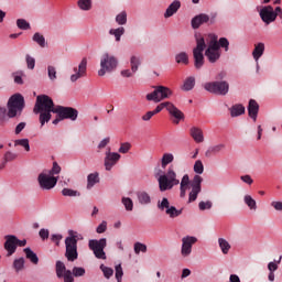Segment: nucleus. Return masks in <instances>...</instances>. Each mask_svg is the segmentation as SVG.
<instances>
[{
  "mask_svg": "<svg viewBox=\"0 0 282 282\" xmlns=\"http://www.w3.org/2000/svg\"><path fill=\"white\" fill-rule=\"evenodd\" d=\"M202 182H204V178L199 175H194L193 180L191 181V176H188V174H185L178 183L180 197H186V192L189 187L191 191L188 194V203L193 204V202H196L197 196L199 195V193H202Z\"/></svg>",
  "mask_w": 282,
  "mask_h": 282,
  "instance_id": "nucleus-1",
  "label": "nucleus"
},
{
  "mask_svg": "<svg viewBox=\"0 0 282 282\" xmlns=\"http://www.w3.org/2000/svg\"><path fill=\"white\" fill-rule=\"evenodd\" d=\"M33 111L40 113V124L45 127V123L52 120V113H56V106H54V100L50 96L39 95Z\"/></svg>",
  "mask_w": 282,
  "mask_h": 282,
  "instance_id": "nucleus-2",
  "label": "nucleus"
},
{
  "mask_svg": "<svg viewBox=\"0 0 282 282\" xmlns=\"http://www.w3.org/2000/svg\"><path fill=\"white\" fill-rule=\"evenodd\" d=\"M155 178L159 183V191L165 193V191H173L174 186H180V177H177V171L175 165H170L166 171L159 170L155 173Z\"/></svg>",
  "mask_w": 282,
  "mask_h": 282,
  "instance_id": "nucleus-3",
  "label": "nucleus"
},
{
  "mask_svg": "<svg viewBox=\"0 0 282 282\" xmlns=\"http://www.w3.org/2000/svg\"><path fill=\"white\" fill-rule=\"evenodd\" d=\"M61 173V166L58 163L54 162L53 167L51 170H44L42 173L37 176V182L40 188L42 191H52L58 184V175Z\"/></svg>",
  "mask_w": 282,
  "mask_h": 282,
  "instance_id": "nucleus-4",
  "label": "nucleus"
},
{
  "mask_svg": "<svg viewBox=\"0 0 282 282\" xmlns=\"http://www.w3.org/2000/svg\"><path fill=\"white\" fill-rule=\"evenodd\" d=\"M7 109L9 111V118H18L23 113L25 109V98L21 94H14L7 102Z\"/></svg>",
  "mask_w": 282,
  "mask_h": 282,
  "instance_id": "nucleus-5",
  "label": "nucleus"
},
{
  "mask_svg": "<svg viewBox=\"0 0 282 282\" xmlns=\"http://www.w3.org/2000/svg\"><path fill=\"white\" fill-rule=\"evenodd\" d=\"M208 46L205 51V56L209 63H217L221 58V48H219V42H217L216 34H208Z\"/></svg>",
  "mask_w": 282,
  "mask_h": 282,
  "instance_id": "nucleus-6",
  "label": "nucleus"
},
{
  "mask_svg": "<svg viewBox=\"0 0 282 282\" xmlns=\"http://www.w3.org/2000/svg\"><path fill=\"white\" fill-rule=\"evenodd\" d=\"M118 68V57L110 53H104L100 57V69L98 76H105V74H111Z\"/></svg>",
  "mask_w": 282,
  "mask_h": 282,
  "instance_id": "nucleus-7",
  "label": "nucleus"
},
{
  "mask_svg": "<svg viewBox=\"0 0 282 282\" xmlns=\"http://www.w3.org/2000/svg\"><path fill=\"white\" fill-rule=\"evenodd\" d=\"M153 91L148 94L145 96V99L149 102H162V100H166L173 96V90L171 88L165 87V86H154Z\"/></svg>",
  "mask_w": 282,
  "mask_h": 282,
  "instance_id": "nucleus-8",
  "label": "nucleus"
},
{
  "mask_svg": "<svg viewBox=\"0 0 282 282\" xmlns=\"http://www.w3.org/2000/svg\"><path fill=\"white\" fill-rule=\"evenodd\" d=\"M65 247L67 261H76V259H78V239L74 235V231H69V237H66Z\"/></svg>",
  "mask_w": 282,
  "mask_h": 282,
  "instance_id": "nucleus-9",
  "label": "nucleus"
},
{
  "mask_svg": "<svg viewBox=\"0 0 282 282\" xmlns=\"http://www.w3.org/2000/svg\"><path fill=\"white\" fill-rule=\"evenodd\" d=\"M163 109H166L169 111L170 116H173L175 118L174 123L180 124V120H184V113L182 110L177 109L175 105L171 101L161 102L156 106L154 110H152L153 115L156 116V113H160Z\"/></svg>",
  "mask_w": 282,
  "mask_h": 282,
  "instance_id": "nucleus-10",
  "label": "nucleus"
},
{
  "mask_svg": "<svg viewBox=\"0 0 282 282\" xmlns=\"http://www.w3.org/2000/svg\"><path fill=\"white\" fill-rule=\"evenodd\" d=\"M55 113H57V118L53 120V124H58L61 120H72V122H75L78 119V110L72 107L56 106Z\"/></svg>",
  "mask_w": 282,
  "mask_h": 282,
  "instance_id": "nucleus-11",
  "label": "nucleus"
},
{
  "mask_svg": "<svg viewBox=\"0 0 282 282\" xmlns=\"http://www.w3.org/2000/svg\"><path fill=\"white\" fill-rule=\"evenodd\" d=\"M204 50H206V41L202 35L196 36V47L193 50L194 66L196 69L204 67Z\"/></svg>",
  "mask_w": 282,
  "mask_h": 282,
  "instance_id": "nucleus-12",
  "label": "nucleus"
},
{
  "mask_svg": "<svg viewBox=\"0 0 282 282\" xmlns=\"http://www.w3.org/2000/svg\"><path fill=\"white\" fill-rule=\"evenodd\" d=\"M204 89L216 96H226L230 91L228 82H209L204 84Z\"/></svg>",
  "mask_w": 282,
  "mask_h": 282,
  "instance_id": "nucleus-13",
  "label": "nucleus"
},
{
  "mask_svg": "<svg viewBox=\"0 0 282 282\" xmlns=\"http://www.w3.org/2000/svg\"><path fill=\"white\" fill-rule=\"evenodd\" d=\"M158 208L161 213H165L170 219H176V217H180L183 213L182 208L177 209L175 206L171 205V202H169V198L166 197H163L158 202Z\"/></svg>",
  "mask_w": 282,
  "mask_h": 282,
  "instance_id": "nucleus-14",
  "label": "nucleus"
},
{
  "mask_svg": "<svg viewBox=\"0 0 282 282\" xmlns=\"http://www.w3.org/2000/svg\"><path fill=\"white\" fill-rule=\"evenodd\" d=\"M88 248L94 252L96 259H107V253H105V248H107V238L89 240Z\"/></svg>",
  "mask_w": 282,
  "mask_h": 282,
  "instance_id": "nucleus-15",
  "label": "nucleus"
},
{
  "mask_svg": "<svg viewBox=\"0 0 282 282\" xmlns=\"http://www.w3.org/2000/svg\"><path fill=\"white\" fill-rule=\"evenodd\" d=\"M259 14L263 23H267V25H270V23H273V21H276V17H279V11H276V8L274 11V8H272V6H267L260 10Z\"/></svg>",
  "mask_w": 282,
  "mask_h": 282,
  "instance_id": "nucleus-16",
  "label": "nucleus"
},
{
  "mask_svg": "<svg viewBox=\"0 0 282 282\" xmlns=\"http://www.w3.org/2000/svg\"><path fill=\"white\" fill-rule=\"evenodd\" d=\"M197 243V239L193 236H186L182 238V248L181 254L182 257H191V252H193V246Z\"/></svg>",
  "mask_w": 282,
  "mask_h": 282,
  "instance_id": "nucleus-17",
  "label": "nucleus"
},
{
  "mask_svg": "<svg viewBox=\"0 0 282 282\" xmlns=\"http://www.w3.org/2000/svg\"><path fill=\"white\" fill-rule=\"evenodd\" d=\"M73 72L75 74L70 75V83H76L79 78H85V76H87V58L84 57L78 67L73 68Z\"/></svg>",
  "mask_w": 282,
  "mask_h": 282,
  "instance_id": "nucleus-18",
  "label": "nucleus"
},
{
  "mask_svg": "<svg viewBox=\"0 0 282 282\" xmlns=\"http://www.w3.org/2000/svg\"><path fill=\"white\" fill-rule=\"evenodd\" d=\"M119 161H120V154H118V152H111L110 150H108L106 152V156L104 161L106 171H111V169H113V166H116Z\"/></svg>",
  "mask_w": 282,
  "mask_h": 282,
  "instance_id": "nucleus-19",
  "label": "nucleus"
},
{
  "mask_svg": "<svg viewBox=\"0 0 282 282\" xmlns=\"http://www.w3.org/2000/svg\"><path fill=\"white\" fill-rule=\"evenodd\" d=\"M4 249L8 252V257H12V254L17 252V248H19V238H17V236L8 235L4 237Z\"/></svg>",
  "mask_w": 282,
  "mask_h": 282,
  "instance_id": "nucleus-20",
  "label": "nucleus"
},
{
  "mask_svg": "<svg viewBox=\"0 0 282 282\" xmlns=\"http://www.w3.org/2000/svg\"><path fill=\"white\" fill-rule=\"evenodd\" d=\"M180 8H182V1L174 0L172 3L166 8L163 17L164 19H171V17H174V14H177Z\"/></svg>",
  "mask_w": 282,
  "mask_h": 282,
  "instance_id": "nucleus-21",
  "label": "nucleus"
},
{
  "mask_svg": "<svg viewBox=\"0 0 282 282\" xmlns=\"http://www.w3.org/2000/svg\"><path fill=\"white\" fill-rule=\"evenodd\" d=\"M208 21H210V17L206 13H200L192 19V28L193 30H198L200 25L208 23Z\"/></svg>",
  "mask_w": 282,
  "mask_h": 282,
  "instance_id": "nucleus-22",
  "label": "nucleus"
},
{
  "mask_svg": "<svg viewBox=\"0 0 282 282\" xmlns=\"http://www.w3.org/2000/svg\"><path fill=\"white\" fill-rule=\"evenodd\" d=\"M263 52H265V44L263 42L254 44L252 56L257 63V72H259V58L263 56Z\"/></svg>",
  "mask_w": 282,
  "mask_h": 282,
  "instance_id": "nucleus-23",
  "label": "nucleus"
},
{
  "mask_svg": "<svg viewBox=\"0 0 282 282\" xmlns=\"http://www.w3.org/2000/svg\"><path fill=\"white\" fill-rule=\"evenodd\" d=\"M248 113L252 118L253 122H257V116H259V104L257 102V100H249Z\"/></svg>",
  "mask_w": 282,
  "mask_h": 282,
  "instance_id": "nucleus-24",
  "label": "nucleus"
},
{
  "mask_svg": "<svg viewBox=\"0 0 282 282\" xmlns=\"http://www.w3.org/2000/svg\"><path fill=\"white\" fill-rule=\"evenodd\" d=\"M189 134L193 140L196 141L198 144H200V142H204V131H202V128L192 127L189 129Z\"/></svg>",
  "mask_w": 282,
  "mask_h": 282,
  "instance_id": "nucleus-25",
  "label": "nucleus"
},
{
  "mask_svg": "<svg viewBox=\"0 0 282 282\" xmlns=\"http://www.w3.org/2000/svg\"><path fill=\"white\" fill-rule=\"evenodd\" d=\"M243 113H246V107H243L241 104H236L230 108L231 118L243 116Z\"/></svg>",
  "mask_w": 282,
  "mask_h": 282,
  "instance_id": "nucleus-26",
  "label": "nucleus"
},
{
  "mask_svg": "<svg viewBox=\"0 0 282 282\" xmlns=\"http://www.w3.org/2000/svg\"><path fill=\"white\" fill-rule=\"evenodd\" d=\"M137 198L139 204H141L142 206H149V204H151V195H149V193L144 191L138 192Z\"/></svg>",
  "mask_w": 282,
  "mask_h": 282,
  "instance_id": "nucleus-27",
  "label": "nucleus"
},
{
  "mask_svg": "<svg viewBox=\"0 0 282 282\" xmlns=\"http://www.w3.org/2000/svg\"><path fill=\"white\" fill-rule=\"evenodd\" d=\"M10 119H12V117H10L8 108L0 106V127H3Z\"/></svg>",
  "mask_w": 282,
  "mask_h": 282,
  "instance_id": "nucleus-28",
  "label": "nucleus"
},
{
  "mask_svg": "<svg viewBox=\"0 0 282 282\" xmlns=\"http://www.w3.org/2000/svg\"><path fill=\"white\" fill-rule=\"evenodd\" d=\"M24 254H25L26 259H29V261H31V263H33L34 265L39 264V256H36V253L34 251H32V249L25 248Z\"/></svg>",
  "mask_w": 282,
  "mask_h": 282,
  "instance_id": "nucleus-29",
  "label": "nucleus"
},
{
  "mask_svg": "<svg viewBox=\"0 0 282 282\" xmlns=\"http://www.w3.org/2000/svg\"><path fill=\"white\" fill-rule=\"evenodd\" d=\"M109 34H110V36H115L117 43H120V39H122V35L124 34V26H119L117 29H110Z\"/></svg>",
  "mask_w": 282,
  "mask_h": 282,
  "instance_id": "nucleus-30",
  "label": "nucleus"
},
{
  "mask_svg": "<svg viewBox=\"0 0 282 282\" xmlns=\"http://www.w3.org/2000/svg\"><path fill=\"white\" fill-rule=\"evenodd\" d=\"M32 41L41 47H47V42L45 41V36L39 32L33 34Z\"/></svg>",
  "mask_w": 282,
  "mask_h": 282,
  "instance_id": "nucleus-31",
  "label": "nucleus"
},
{
  "mask_svg": "<svg viewBox=\"0 0 282 282\" xmlns=\"http://www.w3.org/2000/svg\"><path fill=\"white\" fill-rule=\"evenodd\" d=\"M98 182H100V178L98 177L97 172L89 174L87 176V188H94Z\"/></svg>",
  "mask_w": 282,
  "mask_h": 282,
  "instance_id": "nucleus-32",
  "label": "nucleus"
},
{
  "mask_svg": "<svg viewBox=\"0 0 282 282\" xmlns=\"http://www.w3.org/2000/svg\"><path fill=\"white\" fill-rule=\"evenodd\" d=\"M173 160H175L173 153H164L161 159V167L166 169L169 164H172Z\"/></svg>",
  "mask_w": 282,
  "mask_h": 282,
  "instance_id": "nucleus-33",
  "label": "nucleus"
},
{
  "mask_svg": "<svg viewBox=\"0 0 282 282\" xmlns=\"http://www.w3.org/2000/svg\"><path fill=\"white\" fill-rule=\"evenodd\" d=\"M218 245L223 254H228L230 252V248H231L230 242H228V240H226L225 238H219Z\"/></svg>",
  "mask_w": 282,
  "mask_h": 282,
  "instance_id": "nucleus-34",
  "label": "nucleus"
},
{
  "mask_svg": "<svg viewBox=\"0 0 282 282\" xmlns=\"http://www.w3.org/2000/svg\"><path fill=\"white\" fill-rule=\"evenodd\" d=\"M243 202L250 210H257V200H254V198H252V196L245 195Z\"/></svg>",
  "mask_w": 282,
  "mask_h": 282,
  "instance_id": "nucleus-35",
  "label": "nucleus"
},
{
  "mask_svg": "<svg viewBox=\"0 0 282 282\" xmlns=\"http://www.w3.org/2000/svg\"><path fill=\"white\" fill-rule=\"evenodd\" d=\"M195 87V77H187L182 86L183 91H191Z\"/></svg>",
  "mask_w": 282,
  "mask_h": 282,
  "instance_id": "nucleus-36",
  "label": "nucleus"
},
{
  "mask_svg": "<svg viewBox=\"0 0 282 282\" xmlns=\"http://www.w3.org/2000/svg\"><path fill=\"white\" fill-rule=\"evenodd\" d=\"M130 65H131V72L135 74V72H138V67H140L141 65L140 57L135 55L131 56Z\"/></svg>",
  "mask_w": 282,
  "mask_h": 282,
  "instance_id": "nucleus-37",
  "label": "nucleus"
},
{
  "mask_svg": "<svg viewBox=\"0 0 282 282\" xmlns=\"http://www.w3.org/2000/svg\"><path fill=\"white\" fill-rule=\"evenodd\" d=\"M77 6L80 10L87 12L91 10V0H78Z\"/></svg>",
  "mask_w": 282,
  "mask_h": 282,
  "instance_id": "nucleus-38",
  "label": "nucleus"
},
{
  "mask_svg": "<svg viewBox=\"0 0 282 282\" xmlns=\"http://www.w3.org/2000/svg\"><path fill=\"white\" fill-rule=\"evenodd\" d=\"M116 23H118V25H127V11H121L117 14Z\"/></svg>",
  "mask_w": 282,
  "mask_h": 282,
  "instance_id": "nucleus-39",
  "label": "nucleus"
},
{
  "mask_svg": "<svg viewBox=\"0 0 282 282\" xmlns=\"http://www.w3.org/2000/svg\"><path fill=\"white\" fill-rule=\"evenodd\" d=\"M62 195L64 197H80V193L78 191H74V189H70V188L62 189Z\"/></svg>",
  "mask_w": 282,
  "mask_h": 282,
  "instance_id": "nucleus-40",
  "label": "nucleus"
},
{
  "mask_svg": "<svg viewBox=\"0 0 282 282\" xmlns=\"http://www.w3.org/2000/svg\"><path fill=\"white\" fill-rule=\"evenodd\" d=\"M67 272L66 268H65V263H63L62 261H57L56 262V274L58 279H63V273Z\"/></svg>",
  "mask_w": 282,
  "mask_h": 282,
  "instance_id": "nucleus-41",
  "label": "nucleus"
},
{
  "mask_svg": "<svg viewBox=\"0 0 282 282\" xmlns=\"http://www.w3.org/2000/svg\"><path fill=\"white\" fill-rule=\"evenodd\" d=\"M175 61L176 63H183V65H188V54L182 52V53H178L176 56H175Z\"/></svg>",
  "mask_w": 282,
  "mask_h": 282,
  "instance_id": "nucleus-42",
  "label": "nucleus"
},
{
  "mask_svg": "<svg viewBox=\"0 0 282 282\" xmlns=\"http://www.w3.org/2000/svg\"><path fill=\"white\" fill-rule=\"evenodd\" d=\"M121 204H123L126 210L128 212L133 210V200L130 197H122Z\"/></svg>",
  "mask_w": 282,
  "mask_h": 282,
  "instance_id": "nucleus-43",
  "label": "nucleus"
},
{
  "mask_svg": "<svg viewBox=\"0 0 282 282\" xmlns=\"http://www.w3.org/2000/svg\"><path fill=\"white\" fill-rule=\"evenodd\" d=\"M47 76L50 80H53V82L58 78L55 66H52V65L47 66Z\"/></svg>",
  "mask_w": 282,
  "mask_h": 282,
  "instance_id": "nucleus-44",
  "label": "nucleus"
},
{
  "mask_svg": "<svg viewBox=\"0 0 282 282\" xmlns=\"http://www.w3.org/2000/svg\"><path fill=\"white\" fill-rule=\"evenodd\" d=\"M15 147H23L24 151H30V140L28 139H19L15 140Z\"/></svg>",
  "mask_w": 282,
  "mask_h": 282,
  "instance_id": "nucleus-45",
  "label": "nucleus"
},
{
  "mask_svg": "<svg viewBox=\"0 0 282 282\" xmlns=\"http://www.w3.org/2000/svg\"><path fill=\"white\" fill-rule=\"evenodd\" d=\"M194 173H196V175H202V173H204V163L202 160H197L194 163Z\"/></svg>",
  "mask_w": 282,
  "mask_h": 282,
  "instance_id": "nucleus-46",
  "label": "nucleus"
},
{
  "mask_svg": "<svg viewBox=\"0 0 282 282\" xmlns=\"http://www.w3.org/2000/svg\"><path fill=\"white\" fill-rule=\"evenodd\" d=\"M100 270L104 272L106 279H111V276H113V269L101 264Z\"/></svg>",
  "mask_w": 282,
  "mask_h": 282,
  "instance_id": "nucleus-47",
  "label": "nucleus"
},
{
  "mask_svg": "<svg viewBox=\"0 0 282 282\" xmlns=\"http://www.w3.org/2000/svg\"><path fill=\"white\" fill-rule=\"evenodd\" d=\"M217 43L219 45V50H221V47H224L225 52H228L229 46H230V42H228V39L220 37L219 41L217 40Z\"/></svg>",
  "mask_w": 282,
  "mask_h": 282,
  "instance_id": "nucleus-48",
  "label": "nucleus"
},
{
  "mask_svg": "<svg viewBox=\"0 0 282 282\" xmlns=\"http://www.w3.org/2000/svg\"><path fill=\"white\" fill-rule=\"evenodd\" d=\"M17 25L20 30H30V22L25 21V19H18Z\"/></svg>",
  "mask_w": 282,
  "mask_h": 282,
  "instance_id": "nucleus-49",
  "label": "nucleus"
},
{
  "mask_svg": "<svg viewBox=\"0 0 282 282\" xmlns=\"http://www.w3.org/2000/svg\"><path fill=\"white\" fill-rule=\"evenodd\" d=\"M224 149H226V144H224V143L216 144V145L209 148V153H214V154L221 153V151H224Z\"/></svg>",
  "mask_w": 282,
  "mask_h": 282,
  "instance_id": "nucleus-50",
  "label": "nucleus"
},
{
  "mask_svg": "<svg viewBox=\"0 0 282 282\" xmlns=\"http://www.w3.org/2000/svg\"><path fill=\"white\" fill-rule=\"evenodd\" d=\"M116 270V279L118 282H122V276H124V272L122 271V265L118 264L115 268Z\"/></svg>",
  "mask_w": 282,
  "mask_h": 282,
  "instance_id": "nucleus-51",
  "label": "nucleus"
},
{
  "mask_svg": "<svg viewBox=\"0 0 282 282\" xmlns=\"http://www.w3.org/2000/svg\"><path fill=\"white\" fill-rule=\"evenodd\" d=\"M199 210H210L213 208V202L206 200L198 204Z\"/></svg>",
  "mask_w": 282,
  "mask_h": 282,
  "instance_id": "nucleus-52",
  "label": "nucleus"
},
{
  "mask_svg": "<svg viewBox=\"0 0 282 282\" xmlns=\"http://www.w3.org/2000/svg\"><path fill=\"white\" fill-rule=\"evenodd\" d=\"M134 252L135 254H139L140 252H147V245L141 242L134 243Z\"/></svg>",
  "mask_w": 282,
  "mask_h": 282,
  "instance_id": "nucleus-53",
  "label": "nucleus"
},
{
  "mask_svg": "<svg viewBox=\"0 0 282 282\" xmlns=\"http://www.w3.org/2000/svg\"><path fill=\"white\" fill-rule=\"evenodd\" d=\"M23 265H25V260L23 258H19L13 262V267L17 271L23 270Z\"/></svg>",
  "mask_w": 282,
  "mask_h": 282,
  "instance_id": "nucleus-54",
  "label": "nucleus"
},
{
  "mask_svg": "<svg viewBox=\"0 0 282 282\" xmlns=\"http://www.w3.org/2000/svg\"><path fill=\"white\" fill-rule=\"evenodd\" d=\"M51 241L55 243V246H61V241H63V235L61 234H53L51 236Z\"/></svg>",
  "mask_w": 282,
  "mask_h": 282,
  "instance_id": "nucleus-55",
  "label": "nucleus"
},
{
  "mask_svg": "<svg viewBox=\"0 0 282 282\" xmlns=\"http://www.w3.org/2000/svg\"><path fill=\"white\" fill-rule=\"evenodd\" d=\"M129 151H131V143L129 142H124L121 143L120 148H119V153H129Z\"/></svg>",
  "mask_w": 282,
  "mask_h": 282,
  "instance_id": "nucleus-56",
  "label": "nucleus"
},
{
  "mask_svg": "<svg viewBox=\"0 0 282 282\" xmlns=\"http://www.w3.org/2000/svg\"><path fill=\"white\" fill-rule=\"evenodd\" d=\"M26 65L29 69H34L35 65H36V59H34V57L26 55Z\"/></svg>",
  "mask_w": 282,
  "mask_h": 282,
  "instance_id": "nucleus-57",
  "label": "nucleus"
},
{
  "mask_svg": "<svg viewBox=\"0 0 282 282\" xmlns=\"http://www.w3.org/2000/svg\"><path fill=\"white\" fill-rule=\"evenodd\" d=\"M96 232L98 235H102V232H107V221L102 220L101 224L97 227Z\"/></svg>",
  "mask_w": 282,
  "mask_h": 282,
  "instance_id": "nucleus-58",
  "label": "nucleus"
},
{
  "mask_svg": "<svg viewBox=\"0 0 282 282\" xmlns=\"http://www.w3.org/2000/svg\"><path fill=\"white\" fill-rule=\"evenodd\" d=\"M73 274L75 276H85V269L80 267L73 268Z\"/></svg>",
  "mask_w": 282,
  "mask_h": 282,
  "instance_id": "nucleus-59",
  "label": "nucleus"
},
{
  "mask_svg": "<svg viewBox=\"0 0 282 282\" xmlns=\"http://www.w3.org/2000/svg\"><path fill=\"white\" fill-rule=\"evenodd\" d=\"M63 278H64V282H74V275L72 274V272L69 270H66L63 273Z\"/></svg>",
  "mask_w": 282,
  "mask_h": 282,
  "instance_id": "nucleus-60",
  "label": "nucleus"
},
{
  "mask_svg": "<svg viewBox=\"0 0 282 282\" xmlns=\"http://www.w3.org/2000/svg\"><path fill=\"white\" fill-rule=\"evenodd\" d=\"M13 78H14V83L17 85H23V74L22 73H14Z\"/></svg>",
  "mask_w": 282,
  "mask_h": 282,
  "instance_id": "nucleus-61",
  "label": "nucleus"
},
{
  "mask_svg": "<svg viewBox=\"0 0 282 282\" xmlns=\"http://www.w3.org/2000/svg\"><path fill=\"white\" fill-rule=\"evenodd\" d=\"M240 180H241V182H243L245 184H248L249 186L254 183V180H252V176H250L248 174L240 176Z\"/></svg>",
  "mask_w": 282,
  "mask_h": 282,
  "instance_id": "nucleus-62",
  "label": "nucleus"
},
{
  "mask_svg": "<svg viewBox=\"0 0 282 282\" xmlns=\"http://www.w3.org/2000/svg\"><path fill=\"white\" fill-rule=\"evenodd\" d=\"M14 160H17V153L7 152V153L4 154V161H6V162H12V161H14Z\"/></svg>",
  "mask_w": 282,
  "mask_h": 282,
  "instance_id": "nucleus-63",
  "label": "nucleus"
},
{
  "mask_svg": "<svg viewBox=\"0 0 282 282\" xmlns=\"http://www.w3.org/2000/svg\"><path fill=\"white\" fill-rule=\"evenodd\" d=\"M272 208H274V210H278L279 213H282V202H272L271 203Z\"/></svg>",
  "mask_w": 282,
  "mask_h": 282,
  "instance_id": "nucleus-64",
  "label": "nucleus"
}]
</instances>
